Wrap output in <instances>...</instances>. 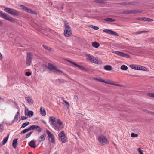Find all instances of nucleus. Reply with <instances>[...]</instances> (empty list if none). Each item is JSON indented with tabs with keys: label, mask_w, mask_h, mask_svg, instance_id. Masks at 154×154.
<instances>
[{
	"label": "nucleus",
	"mask_w": 154,
	"mask_h": 154,
	"mask_svg": "<svg viewBox=\"0 0 154 154\" xmlns=\"http://www.w3.org/2000/svg\"><path fill=\"white\" fill-rule=\"evenodd\" d=\"M29 131V130L28 128L27 129H24V130H23L22 131H21V134H24L25 133L28 132Z\"/></svg>",
	"instance_id": "36"
},
{
	"label": "nucleus",
	"mask_w": 154,
	"mask_h": 154,
	"mask_svg": "<svg viewBox=\"0 0 154 154\" xmlns=\"http://www.w3.org/2000/svg\"><path fill=\"white\" fill-rule=\"evenodd\" d=\"M104 68L106 70L110 71L112 70V67L110 65H106L104 67Z\"/></svg>",
	"instance_id": "23"
},
{
	"label": "nucleus",
	"mask_w": 154,
	"mask_h": 154,
	"mask_svg": "<svg viewBox=\"0 0 154 154\" xmlns=\"http://www.w3.org/2000/svg\"><path fill=\"white\" fill-rule=\"evenodd\" d=\"M4 10L6 12L14 16H18L19 14V12L18 11L13 9L5 8Z\"/></svg>",
	"instance_id": "3"
},
{
	"label": "nucleus",
	"mask_w": 154,
	"mask_h": 154,
	"mask_svg": "<svg viewBox=\"0 0 154 154\" xmlns=\"http://www.w3.org/2000/svg\"><path fill=\"white\" fill-rule=\"evenodd\" d=\"M20 115V113L19 112V110H18L16 114L14 117V119L13 121L12 122H14L17 121L18 119V116Z\"/></svg>",
	"instance_id": "15"
},
{
	"label": "nucleus",
	"mask_w": 154,
	"mask_h": 154,
	"mask_svg": "<svg viewBox=\"0 0 154 154\" xmlns=\"http://www.w3.org/2000/svg\"><path fill=\"white\" fill-rule=\"evenodd\" d=\"M0 17L12 23L15 22L14 19L12 17L2 11H0Z\"/></svg>",
	"instance_id": "1"
},
{
	"label": "nucleus",
	"mask_w": 154,
	"mask_h": 154,
	"mask_svg": "<svg viewBox=\"0 0 154 154\" xmlns=\"http://www.w3.org/2000/svg\"><path fill=\"white\" fill-rule=\"evenodd\" d=\"M25 115H27L30 117L32 116L33 115V112L32 111H29L28 112V113L26 114V112H25Z\"/></svg>",
	"instance_id": "25"
},
{
	"label": "nucleus",
	"mask_w": 154,
	"mask_h": 154,
	"mask_svg": "<svg viewBox=\"0 0 154 154\" xmlns=\"http://www.w3.org/2000/svg\"><path fill=\"white\" fill-rule=\"evenodd\" d=\"M64 103H65L66 104V105H67L68 106H69V103L68 102L66 101V100H63V104H64Z\"/></svg>",
	"instance_id": "47"
},
{
	"label": "nucleus",
	"mask_w": 154,
	"mask_h": 154,
	"mask_svg": "<svg viewBox=\"0 0 154 154\" xmlns=\"http://www.w3.org/2000/svg\"><path fill=\"white\" fill-rule=\"evenodd\" d=\"M149 18H143V20H144V21H148L149 22Z\"/></svg>",
	"instance_id": "51"
},
{
	"label": "nucleus",
	"mask_w": 154,
	"mask_h": 154,
	"mask_svg": "<svg viewBox=\"0 0 154 154\" xmlns=\"http://www.w3.org/2000/svg\"><path fill=\"white\" fill-rule=\"evenodd\" d=\"M46 137L45 134H43L40 136L39 137V139H40V142L43 141L45 140Z\"/></svg>",
	"instance_id": "21"
},
{
	"label": "nucleus",
	"mask_w": 154,
	"mask_h": 154,
	"mask_svg": "<svg viewBox=\"0 0 154 154\" xmlns=\"http://www.w3.org/2000/svg\"><path fill=\"white\" fill-rule=\"evenodd\" d=\"M17 139H15L13 140L12 142V146L13 147L16 148L17 146Z\"/></svg>",
	"instance_id": "18"
},
{
	"label": "nucleus",
	"mask_w": 154,
	"mask_h": 154,
	"mask_svg": "<svg viewBox=\"0 0 154 154\" xmlns=\"http://www.w3.org/2000/svg\"><path fill=\"white\" fill-rule=\"evenodd\" d=\"M3 24V23L1 21V20L0 19V26H1Z\"/></svg>",
	"instance_id": "56"
},
{
	"label": "nucleus",
	"mask_w": 154,
	"mask_h": 154,
	"mask_svg": "<svg viewBox=\"0 0 154 154\" xmlns=\"http://www.w3.org/2000/svg\"><path fill=\"white\" fill-rule=\"evenodd\" d=\"M141 12V11H140L139 10H128L125 11V13L126 14H129L130 13L136 14L137 13Z\"/></svg>",
	"instance_id": "12"
},
{
	"label": "nucleus",
	"mask_w": 154,
	"mask_h": 154,
	"mask_svg": "<svg viewBox=\"0 0 154 154\" xmlns=\"http://www.w3.org/2000/svg\"><path fill=\"white\" fill-rule=\"evenodd\" d=\"M91 62L95 64L100 65L102 64V63L101 60H99L98 58L94 57V58L92 60V61Z\"/></svg>",
	"instance_id": "11"
},
{
	"label": "nucleus",
	"mask_w": 154,
	"mask_h": 154,
	"mask_svg": "<svg viewBox=\"0 0 154 154\" xmlns=\"http://www.w3.org/2000/svg\"><path fill=\"white\" fill-rule=\"evenodd\" d=\"M33 132V131H32L28 133L26 136L25 138H27L29 137L31 135V134Z\"/></svg>",
	"instance_id": "38"
},
{
	"label": "nucleus",
	"mask_w": 154,
	"mask_h": 154,
	"mask_svg": "<svg viewBox=\"0 0 154 154\" xmlns=\"http://www.w3.org/2000/svg\"><path fill=\"white\" fill-rule=\"evenodd\" d=\"M92 45L94 47L97 48L99 47L100 45L98 42H92Z\"/></svg>",
	"instance_id": "22"
},
{
	"label": "nucleus",
	"mask_w": 154,
	"mask_h": 154,
	"mask_svg": "<svg viewBox=\"0 0 154 154\" xmlns=\"http://www.w3.org/2000/svg\"><path fill=\"white\" fill-rule=\"evenodd\" d=\"M2 56L1 54L0 53V59L2 60Z\"/></svg>",
	"instance_id": "55"
},
{
	"label": "nucleus",
	"mask_w": 154,
	"mask_h": 154,
	"mask_svg": "<svg viewBox=\"0 0 154 154\" xmlns=\"http://www.w3.org/2000/svg\"><path fill=\"white\" fill-rule=\"evenodd\" d=\"M29 123L28 122H25V123H23L22 124V125L21 127V128H24L25 127L27 126L29 124Z\"/></svg>",
	"instance_id": "30"
},
{
	"label": "nucleus",
	"mask_w": 154,
	"mask_h": 154,
	"mask_svg": "<svg viewBox=\"0 0 154 154\" xmlns=\"http://www.w3.org/2000/svg\"><path fill=\"white\" fill-rule=\"evenodd\" d=\"M153 21V20L152 19L149 18V21Z\"/></svg>",
	"instance_id": "57"
},
{
	"label": "nucleus",
	"mask_w": 154,
	"mask_h": 154,
	"mask_svg": "<svg viewBox=\"0 0 154 154\" xmlns=\"http://www.w3.org/2000/svg\"><path fill=\"white\" fill-rule=\"evenodd\" d=\"M48 68L50 71H53L57 69V67L53 64H51L50 63H48Z\"/></svg>",
	"instance_id": "13"
},
{
	"label": "nucleus",
	"mask_w": 154,
	"mask_h": 154,
	"mask_svg": "<svg viewBox=\"0 0 154 154\" xmlns=\"http://www.w3.org/2000/svg\"><path fill=\"white\" fill-rule=\"evenodd\" d=\"M46 132L48 134V137L50 138H53L54 137V136L53 134H52L51 132H50V131L49 130H46Z\"/></svg>",
	"instance_id": "16"
},
{
	"label": "nucleus",
	"mask_w": 154,
	"mask_h": 154,
	"mask_svg": "<svg viewBox=\"0 0 154 154\" xmlns=\"http://www.w3.org/2000/svg\"><path fill=\"white\" fill-rule=\"evenodd\" d=\"M90 27L95 30H97L99 29V28L93 25H91Z\"/></svg>",
	"instance_id": "37"
},
{
	"label": "nucleus",
	"mask_w": 154,
	"mask_h": 154,
	"mask_svg": "<svg viewBox=\"0 0 154 154\" xmlns=\"http://www.w3.org/2000/svg\"><path fill=\"white\" fill-rule=\"evenodd\" d=\"M138 136V135L137 134H135L134 133H132L131 134V136L132 137H136Z\"/></svg>",
	"instance_id": "39"
},
{
	"label": "nucleus",
	"mask_w": 154,
	"mask_h": 154,
	"mask_svg": "<svg viewBox=\"0 0 154 154\" xmlns=\"http://www.w3.org/2000/svg\"><path fill=\"white\" fill-rule=\"evenodd\" d=\"M37 129V131L39 132H41L42 131V130L40 127L38 126H37L36 128Z\"/></svg>",
	"instance_id": "41"
},
{
	"label": "nucleus",
	"mask_w": 154,
	"mask_h": 154,
	"mask_svg": "<svg viewBox=\"0 0 154 154\" xmlns=\"http://www.w3.org/2000/svg\"><path fill=\"white\" fill-rule=\"evenodd\" d=\"M137 66H138L137 65L132 64L130 65V67L131 68L135 70H137Z\"/></svg>",
	"instance_id": "32"
},
{
	"label": "nucleus",
	"mask_w": 154,
	"mask_h": 154,
	"mask_svg": "<svg viewBox=\"0 0 154 154\" xmlns=\"http://www.w3.org/2000/svg\"><path fill=\"white\" fill-rule=\"evenodd\" d=\"M26 11L28 12L29 13H30V12H32V10L30 9H29L27 8V9L26 10Z\"/></svg>",
	"instance_id": "52"
},
{
	"label": "nucleus",
	"mask_w": 154,
	"mask_h": 154,
	"mask_svg": "<svg viewBox=\"0 0 154 154\" xmlns=\"http://www.w3.org/2000/svg\"><path fill=\"white\" fill-rule=\"evenodd\" d=\"M53 154H57V152H56Z\"/></svg>",
	"instance_id": "61"
},
{
	"label": "nucleus",
	"mask_w": 154,
	"mask_h": 154,
	"mask_svg": "<svg viewBox=\"0 0 154 154\" xmlns=\"http://www.w3.org/2000/svg\"><path fill=\"white\" fill-rule=\"evenodd\" d=\"M94 79L97 81L104 83L107 84H110L113 85H115L119 86V85L118 84H116L113 83L111 82L110 81H107L106 79H103L101 78L100 77H95L94 78Z\"/></svg>",
	"instance_id": "4"
},
{
	"label": "nucleus",
	"mask_w": 154,
	"mask_h": 154,
	"mask_svg": "<svg viewBox=\"0 0 154 154\" xmlns=\"http://www.w3.org/2000/svg\"><path fill=\"white\" fill-rule=\"evenodd\" d=\"M147 95L149 96L154 97V93H148Z\"/></svg>",
	"instance_id": "45"
},
{
	"label": "nucleus",
	"mask_w": 154,
	"mask_h": 154,
	"mask_svg": "<svg viewBox=\"0 0 154 154\" xmlns=\"http://www.w3.org/2000/svg\"><path fill=\"white\" fill-rule=\"evenodd\" d=\"M62 9H63V7H62Z\"/></svg>",
	"instance_id": "63"
},
{
	"label": "nucleus",
	"mask_w": 154,
	"mask_h": 154,
	"mask_svg": "<svg viewBox=\"0 0 154 154\" xmlns=\"http://www.w3.org/2000/svg\"><path fill=\"white\" fill-rule=\"evenodd\" d=\"M115 53L118 55L122 57H124L126 58L129 57V56L128 55L125 54L124 53L120 52L119 51H115Z\"/></svg>",
	"instance_id": "10"
},
{
	"label": "nucleus",
	"mask_w": 154,
	"mask_h": 154,
	"mask_svg": "<svg viewBox=\"0 0 154 154\" xmlns=\"http://www.w3.org/2000/svg\"><path fill=\"white\" fill-rule=\"evenodd\" d=\"M57 123L60 125H61L63 124L62 122L60 119L57 120Z\"/></svg>",
	"instance_id": "44"
},
{
	"label": "nucleus",
	"mask_w": 154,
	"mask_h": 154,
	"mask_svg": "<svg viewBox=\"0 0 154 154\" xmlns=\"http://www.w3.org/2000/svg\"><path fill=\"white\" fill-rule=\"evenodd\" d=\"M50 125H51L54 129L56 131H59L61 128L60 127H58L56 122H49Z\"/></svg>",
	"instance_id": "9"
},
{
	"label": "nucleus",
	"mask_w": 154,
	"mask_h": 154,
	"mask_svg": "<svg viewBox=\"0 0 154 154\" xmlns=\"http://www.w3.org/2000/svg\"><path fill=\"white\" fill-rule=\"evenodd\" d=\"M29 145L32 148H35L36 147L35 142H34L33 140H31L30 142Z\"/></svg>",
	"instance_id": "14"
},
{
	"label": "nucleus",
	"mask_w": 154,
	"mask_h": 154,
	"mask_svg": "<svg viewBox=\"0 0 154 154\" xmlns=\"http://www.w3.org/2000/svg\"><path fill=\"white\" fill-rule=\"evenodd\" d=\"M121 69L123 70H126L128 69V67L125 65H122L120 67Z\"/></svg>",
	"instance_id": "33"
},
{
	"label": "nucleus",
	"mask_w": 154,
	"mask_h": 154,
	"mask_svg": "<svg viewBox=\"0 0 154 154\" xmlns=\"http://www.w3.org/2000/svg\"><path fill=\"white\" fill-rule=\"evenodd\" d=\"M67 61H68L69 62V63H71L74 65L75 66H77V64H76V63H75V62L72 61H70V60H66Z\"/></svg>",
	"instance_id": "43"
},
{
	"label": "nucleus",
	"mask_w": 154,
	"mask_h": 154,
	"mask_svg": "<svg viewBox=\"0 0 154 154\" xmlns=\"http://www.w3.org/2000/svg\"><path fill=\"white\" fill-rule=\"evenodd\" d=\"M103 32L106 33L107 34L111 35H113L117 36H119V35L116 32L110 29H105L103 30Z\"/></svg>",
	"instance_id": "7"
},
{
	"label": "nucleus",
	"mask_w": 154,
	"mask_h": 154,
	"mask_svg": "<svg viewBox=\"0 0 154 154\" xmlns=\"http://www.w3.org/2000/svg\"><path fill=\"white\" fill-rule=\"evenodd\" d=\"M36 125H32L30 127H29L28 128L29 130V131L31 130H33L34 129L36 128Z\"/></svg>",
	"instance_id": "34"
},
{
	"label": "nucleus",
	"mask_w": 154,
	"mask_h": 154,
	"mask_svg": "<svg viewBox=\"0 0 154 154\" xmlns=\"http://www.w3.org/2000/svg\"><path fill=\"white\" fill-rule=\"evenodd\" d=\"M146 32V31H140V32H134V33L135 34H141V33H143L144 32Z\"/></svg>",
	"instance_id": "42"
},
{
	"label": "nucleus",
	"mask_w": 154,
	"mask_h": 154,
	"mask_svg": "<svg viewBox=\"0 0 154 154\" xmlns=\"http://www.w3.org/2000/svg\"><path fill=\"white\" fill-rule=\"evenodd\" d=\"M40 111L41 114L43 116H45L46 115V111L45 109L43 108L42 107H41L40 109Z\"/></svg>",
	"instance_id": "19"
},
{
	"label": "nucleus",
	"mask_w": 154,
	"mask_h": 154,
	"mask_svg": "<svg viewBox=\"0 0 154 154\" xmlns=\"http://www.w3.org/2000/svg\"><path fill=\"white\" fill-rule=\"evenodd\" d=\"M98 139L100 143H108L107 139L104 136L99 137Z\"/></svg>",
	"instance_id": "8"
},
{
	"label": "nucleus",
	"mask_w": 154,
	"mask_h": 154,
	"mask_svg": "<svg viewBox=\"0 0 154 154\" xmlns=\"http://www.w3.org/2000/svg\"><path fill=\"white\" fill-rule=\"evenodd\" d=\"M49 122H56V118L52 116H50L49 118Z\"/></svg>",
	"instance_id": "27"
},
{
	"label": "nucleus",
	"mask_w": 154,
	"mask_h": 154,
	"mask_svg": "<svg viewBox=\"0 0 154 154\" xmlns=\"http://www.w3.org/2000/svg\"><path fill=\"white\" fill-rule=\"evenodd\" d=\"M6 154H9L8 152H6Z\"/></svg>",
	"instance_id": "59"
},
{
	"label": "nucleus",
	"mask_w": 154,
	"mask_h": 154,
	"mask_svg": "<svg viewBox=\"0 0 154 154\" xmlns=\"http://www.w3.org/2000/svg\"><path fill=\"white\" fill-rule=\"evenodd\" d=\"M30 13H31L32 14H36V13L35 11H33L32 10V12H30Z\"/></svg>",
	"instance_id": "54"
},
{
	"label": "nucleus",
	"mask_w": 154,
	"mask_h": 154,
	"mask_svg": "<svg viewBox=\"0 0 154 154\" xmlns=\"http://www.w3.org/2000/svg\"><path fill=\"white\" fill-rule=\"evenodd\" d=\"M51 139V142L53 143H55V140H54V137L53 138Z\"/></svg>",
	"instance_id": "53"
},
{
	"label": "nucleus",
	"mask_w": 154,
	"mask_h": 154,
	"mask_svg": "<svg viewBox=\"0 0 154 154\" xmlns=\"http://www.w3.org/2000/svg\"><path fill=\"white\" fill-rule=\"evenodd\" d=\"M20 7H21V8H22L23 10H25V11H26V10L27 9V8L26 7L23 5H20Z\"/></svg>",
	"instance_id": "40"
},
{
	"label": "nucleus",
	"mask_w": 154,
	"mask_h": 154,
	"mask_svg": "<svg viewBox=\"0 0 154 154\" xmlns=\"http://www.w3.org/2000/svg\"><path fill=\"white\" fill-rule=\"evenodd\" d=\"M25 99L30 104L32 105L33 104V100L29 97H27L25 98Z\"/></svg>",
	"instance_id": "17"
},
{
	"label": "nucleus",
	"mask_w": 154,
	"mask_h": 154,
	"mask_svg": "<svg viewBox=\"0 0 154 154\" xmlns=\"http://www.w3.org/2000/svg\"><path fill=\"white\" fill-rule=\"evenodd\" d=\"M64 25L65 29L64 31V35L66 37L69 36L72 34L71 30L68 22L67 21H65Z\"/></svg>",
	"instance_id": "2"
},
{
	"label": "nucleus",
	"mask_w": 154,
	"mask_h": 154,
	"mask_svg": "<svg viewBox=\"0 0 154 154\" xmlns=\"http://www.w3.org/2000/svg\"><path fill=\"white\" fill-rule=\"evenodd\" d=\"M59 137L60 138L62 142L64 143L66 141V137L65 133L63 131H62L58 135Z\"/></svg>",
	"instance_id": "6"
},
{
	"label": "nucleus",
	"mask_w": 154,
	"mask_h": 154,
	"mask_svg": "<svg viewBox=\"0 0 154 154\" xmlns=\"http://www.w3.org/2000/svg\"><path fill=\"white\" fill-rule=\"evenodd\" d=\"M59 72L60 73H63V71L62 70H59L58 69L57 67V69H56L55 71H54V72Z\"/></svg>",
	"instance_id": "46"
},
{
	"label": "nucleus",
	"mask_w": 154,
	"mask_h": 154,
	"mask_svg": "<svg viewBox=\"0 0 154 154\" xmlns=\"http://www.w3.org/2000/svg\"><path fill=\"white\" fill-rule=\"evenodd\" d=\"M77 67H79V68L81 69L82 70H85V71H87L88 70V69L86 68H85V67H84L83 66H80V65H77Z\"/></svg>",
	"instance_id": "31"
},
{
	"label": "nucleus",
	"mask_w": 154,
	"mask_h": 154,
	"mask_svg": "<svg viewBox=\"0 0 154 154\" xmlns=\"http://www.w3.org/2000/svg\"><path fill=\"white\" fill-rule=\"evenodd\" d=\"M43 122L44 123H45V122L44 121H43Z\"/></svg>",
	"instance_id": "60"
},
{
	"label": "nucleus",
	"mask_w": 154,
	"mask_h": 154,
	"mask_svg": "<svg viewBox=\"0 0 154 154\" xmlns=\"http://www.w3.org/2000/svg\"><path fill=\"white\" fill-rule=\"evenodd\" d=\"M43 47L45 49H47L49 51H51V48H50L46 45H43Z\"/></svg>",
	"instance_id": "35"
},
{
	"label": "nucleus",
	"mask_w": 154,
	"mask_h": 154,
	"mask_svg": "<svg viewBox=\"0 0 154 154\" xmlns=\"http://www.w3.org/2000/svg\"><path fill=\"white\" fill-rule=\"evenodd\" d=\"M9 134H8L7 135V136L4 138L3 141L2 142V144L5 145L6 143L7 142V140L8 139Z\"/></svg>",
	"instance_id": "20"
},
{
	"label": "nucleus",
	"mask_w": 154,
	"mask_h": 154,
	"mask_svg": "<svg viewBox=\"0 0 154 154\" xmlns=\"http://www.w3.org/2000/svg\"><path fill=\"white\" fill-rule=\"evenodd\" d=\"M104 20L107 22H115L116 21V20L110 18H105Z\"/></svg>",
	"instance_id": "24"
},
{
	"label": "nucleus",
	"mask_w": 154,
	"mask_h": 154,
	"mask_svg": "<svg viewBox=\"0 0 154 154\" xmlns=\"http://www.w3.org/2000/svg\"><path fill=\"white\" fill-rule=\"evenodd\" d=\"M32 58V54L31 52L27 53L26 64L28 65H30L31 64Z\"/></svg>",
	"instance_id": "5"
},
{
	"label": "nucleus",
	"mask_w": 154,
	"mask_h": 154,
	"mask_svg": "<svg viewBox=\"0 0 154 154\" xmlns=\"http://www.w3.org/2000/svg\"><path fill=\"white\" fill-rule=\"evenodd\" d=\"M87 59L91 62L92 61V60L94 58V57L90 54H88L87 55Z\"/></svg>",
	"instance_id": "26"
},
{
	"label": "nucleus",
	"mask_w": 154,
	"mask_h": 154,
	"mask_svg": "<svg viewBox=\"0 0 154 154\" xmlns=\"http://www.w3.org/2000/svg\"><path fill=\"white\" fill-rule=\"evenodd\" d=\"M1 124H0V128H1Z\"/></svg>",
	"instance_id": "62"
},
{
	"label": "nucleus",
	"mask_w": 154,
	"mask_h": 154,
	"mask_svg": "<svg viewBox=\"0 0 154 154\" xmlns=\"http://www.w3.org/2000/svg\"><path fill=\"white\" fill-rule=\"evenodd\" d=\"M31 75V73L29 72H26L25 75L28 76Z\"/></svg>",
	"instance_id": "49"
},
{
	"label": "nucleus",
	"mask_w": 154,
	"mask_h": 154,
	"mask_svg": "<svg viewBox=\"0 0 154 154\" xmlns=\"http://www.w3.org/2000/svg\"><path fill=\"white\" fill-rule=\"evenodd\" d=\"M3 130V129L2 128H1L0 129V132H2Z\"/></svg>",
	"instance_id": "58"
},
{
	"label": "nucleus",
	"mask_w": 154,
	"mask_h": 154,
	"mask_svg": "<svg viewBox=\"0 0 154 154\" xmlns=\"http://www.w3.org/2000/svg\"><path fill=\"white\" fill-rule=\"evenodd\" d=\"M138 150L139 152V153H140V154H143L140 148H138Z\"/></svg>",
	"instance_id": "50"
},
{
	"label": "nucleus",
	"mask_w": 154,
	"mask_h": 154,
	"mask_svg": "<svg viewBox=\"0 0 154 154\" xmlns=\"http://www.w3.org/2000/svg\"><path fill=\"white\" fill-rule=\"evenodd\" d=\"M137 67V70H145L146 68L144 67L141 66L140 65H138Z\"/></svg>",
	"instance_id": "28"
},
{
	"label": "nucleus",
	"mask_w": 154,
	"mask_h": 154,
	"mask_svg": "<svg viewBox=\"0 0 154 154\" xmlns=\"http://www.w3.org/2000/svg\"><path fill=\"white\" fill-rule=\"evenodd\" d=\"M27 118V117H26L24 116H22L21 117L20 120H25Z\"/></svg>",
	"instance_id": "48"
},
{
	"label": "nucleus",
	"mask_w": 154,
	"mask_h": 154,
	"mask_svg": "<svg viewBox=\"0 0 154 154\" xmlns=\"http://www.w3.org/2000/svg\"><path fill=\"white\" fill-rule=\"evenodd\" d=\"M106 1L107 0H95L94 2L96 3H105Z\"/></svg>",
	"instance_id": "29"
}]
</instances>
